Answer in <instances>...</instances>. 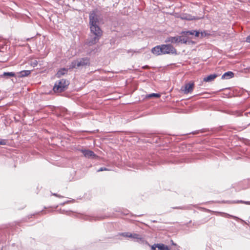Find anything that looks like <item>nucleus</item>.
<instances>
[{
    "instance_id": "nucleus-1",
    "label": "nucleus",
    "mask_w": 250,
    "mask_h": 250,
    "mask_svg": "<svg viewBox=\"0 0 250 250\" xmlns=\"http://www.w3.org/2000/svg\"><path fill=\"white\" fill-rule=\"evenodd\" d=\"M151 52L156 56L163 54H177V50L170 44L157 45L151 49Z\"/></svg>"
},
{
    "instance_id": "nucleus-2",
    "label": "nucleus",
    "mask_w": 250,
    "mask_h": 250,
    "mask_svg": "<svg viewBox=\"0 0 250 250\" xmlns=\"http://www.w3.org/2000/svg\"><path fill=\"white\" fill-rule=\"evenodd\" d=\"M99 16L96 11H93L89 14V25L90 31L102 30L99 26Z\"/></svg>"
},
{
    "instance_id": "nucleus-3",
    "label": "nucleus",
    "mask_w": 250,
    "mask_h": 250,
    "mask_svg": "<svg viewBox=\"0 0 250 250\" xmlns=\"http://www.w3.org/2000/svg\"><path fill=\"white\" fill-rule=\"evenodd\" d=\"M68 84V81L63 79H61L56 82L53 87V91L55 93H61L66 89Z\"/></svg>"
},
{
    "instance_id": "nucleus-4",
    "label": "nucleus",
    "mask_w": 250,
    "mask_h": 250,
    "mask_svg": "<svg viewBox=\"0 0 250 250\" xmlns=\"http://www.w3.org/2000/svg\"><path fill=\"white\" fill-rule=\"evenodd\" d=\"M89 59L87 58H82L79 60L74 61L71 62L70 68H78L80 67L89 65Z\"/></svg>"
},
{
    "instance_id": "nucleus-5",
    "label": "nucleus",
    "mask_w": 250,
    "mask_h": 250,
    "mask_svg": "<svg viewBox=\"0 0 250 250\" xmlns=\"http://www.w3.org/2000/svg\"><path fill=\"white\" fill-rule=\"evenodd\" d=\"M91 32L93 34L94 37H91L88 40L87 43L89 45H92L98 42L100 38L103 35V32L102 30L98 31L97 30L96 31L94 30L93 31H91Z\"/></svg>"
},
{
    "instance_id": "nucleus-6",
    "label": "nucleus",
    "mask_w": 250,
    "mask_h": 250,
    "mask_svg": "<svg viewBox=\"0 0 250 250\" xmlns=\"http://www.w3.org/2000/svg\"><path fill=\"white\" fill-rule=\"evenodd\" d=\"M194 83L193 82H190L186 83L184 86L181 88V91L184 94L191 93L194 88Z\"/></svg>"
},
{
    "instance_id": "nucleus-7",
    "label": "nucleus",
    "mask_w": 250,
    "mask_h": 250,
    "mask_svg": "<svg viewBox=\"0 0 250 250\" xmlns=\"http://www.w3.org/2000/svg\"><path fill=\"white\" fill-rule=\"evenodd\" d=\"M151 250H170L168 247L163 244H155L151 247Z\"/></svg>"
},
{
    "instance_id": "nucleus-8",
    "label": "nucleus",
    "mask_w": 250,
    "mask_h": 250,
    "mask_svg": "<svg viewBox=\"0 0 250 250\" xmlns=\"http://www.w3.org/2000/svg\"><path fill=\"white\" fill-rule=\"evenodd\" d=\"M83 155L86 158H94L97 157V155L91 150L83 149L81 150Z\"/></svg>"
},
{
    "instance_id": "nucleus-9",
    "label": "nucleus",
    "mask_w": 250,
    "mask_h": 250,
    "mask_svg": "<svg viewBox=\"0 0 250 250\" xmlns=\"http://www.w3.org/2000/svg\"><path fill=\"white\" fill-rule=\"evenodd\" d=\"M180 38L178 37V36L177 37H168L165 42H170L171 43H176V42H180Z\"/></svg>"
},
{
    "instance_id": "nucleus-10",
    "label": "nucleus",
    "mask_w": 250,
    "mask_h": 250,
    "mask_svg": "<svg viewBox=\"0 0 250 250\" xmlns=\"http://www.w3.org/2000/svg\"><path fill=\"white\" fill-rule=\"evenodd\" d=\"M234 77V73L231 71L225 73L222 76V79H229Z\"/></svg>"
},
{
    "instance_id": "nucleus-11",
    "label": "nucleus",
    "mask_w": 250,
    "mask_h": 250,
    "mask_svg": "<svg viewBox=\"0 0 250 250\" xmlns=\"http://www.w3.org/2000/svg\"><path fill=\"white\" fill-rule=\"evenodd\" d=\"M217 75L211 74L204 78V81L206 82H209L213 81L216 77Z\"/></svg>"
},
{
    "instance_id": "nucleus-12",
    "label": "nucleus",
    "mask_w": 250,
    "mask_h": 250,
    "mask_svg": "<svg viewBox=\"0 0 250 250\" xmlns=\"http://www.w3.org/2000/svg\"><path fill=\"white\" fill-rule=\"evenodd\" d=\"M181 18L182 19H184V20H188V21H191V20H198L199 19V18H195L191 15H183L182 17H181Z\"/></svg>"
},
{
    "instance_id": "nucleus-13",
    "label": "nucleus",
    "mask_w": 250,
    "mask_h": 250,
    "mask_svg": "<svg viewBox=\"0 0 250 250\" xmlns=\"http://www.w3.org/2000/svg\"><path fill=\"white\" fill-rule=\"evenodd\" d=\"M67 72V70L66 69H65V68L61 69L57 72V73L56 74V76L58 78H60L62 76L65 74Z\"/></svg>"
},
{
    "instance_id": "nucleus-14",
    "label": "nucleus",
    "mask_w": 250,
    "mask_h": 250,
    "mask_svg": "<svg viewBox=\"0 0 250 250\" xmlns=\"http://www.w3.org/2000/svg\"><path fill=\"white\" fill-rule=\"evenodd\" d=\"M161 95L158 93H152L148 95H147L146 97L147 98H160Z\"/></svg>"
},
{
    "instance_id": "nucleus-15",
    "label": "nucleus",
    "mask_w": 250,
    "mask_h": 250,
    "mask_svg": "<svg viewBox=\"0 0 250 250\" xmlns=\"http://www.w3.org/2000/svg\"><path fill=\"white\" fill-rule=\"evenodd\" d=\"M21 77H25L28 76L30 74L29 70H23L20 72Z\"/></svg>"
},
{
    "instance_id": "nucleus-16",
    "label": "nucleus",
    "mask_w": 250,
    "mask_h": 250,
    "mask_svg": "<svg viewBox=\"0 0 250 250\" xmlns=\"http://www.w3.org/2000/svg\"><path fill=\"white\" fill-rule=\"evenodd\" d=\"M129 238H133V239H141V237H140V236L139 234H136V233H131L130 232L129 237Z\"/></svg>"
},
{
    "instance_id": "nucleus-17",
    "label": "nucleus",
    "mask_w": 250,
    "mask_h": 250,
    "mask_svg": "<svg viewBox=\"0 0 250 250\" xmlns=\"http://www.w3.org/2000/svg\"><path fill=\"white\" fill-rule=\"evenodd\" d=\"M3 76H10V77H15V74L13 72H4L3 74Z\"/></svg>"
},
{
    "instance_id": "nucleus-18",
    "label": "nucleus",
    "mask_w": 250,
    "mask_h": 250,
    "mask_svg": "<svg viewBox=\"0 0 250 250\" xmlns=\"http://www.w3.org/2000/svg\"><path fill=\"white\" fill-rule=\"evenodd\" d=\"M129 234L130 232H123V233H119L118 234V235L123 236L125 237H129Z\"/></svg>"
},
{
    "instance_id": "nucleus-19",
    "label": "nucleus",
    "mask_w": 250,
    "mask_h": 250,
    "mask_svg": "<svg viewBox=\"0 0 250 250\" xmlns=\"http://www.w3.org/2000/svg\"><path fill=\"white\" fill-rule=\"evenodd\" d=\"M194 35L196 37H199L200 35L201 37H203L204 36V34L202 32L200 33L198 31H195Z\"/></svg>"
},
{
    "instance_id": "nucleus-20",
    "label": "nucleus",
    "mask_w": 250,
    "mask_h": 250,
    "mask_svg": "<svg viewBox=\"0 0 250 250\" xmlns=\"http://www.w3.org/2000/svg\"><path fill=\"white\" fill-rule=\"evenodd\" d=\"M7 143V141L6 140H0V145H6Z\"/></svg>"
},
{
    "instance_id": "nucleus-21",
    "label": "nucleus",
    "mask_w": 250,
    "mask_h": 250,
    "mask_svg": "<svg viewBox=\"0 0 250 250\" xmlns=\"http://www.w3.org/2000/svg\"><path fill=\"white\" fill-rule=\"evenodd\" d=\"M178 37H180V40H181V41H180V42H183V43H187V40L186 39L184 38H183L181 36H178Z\"/></svg>"
},
{
    "instance_id": "nucleus-22",
    "label": "nucleus",
    "mask_w": 250,
    "mask_h": 250,
    "mask_svg": "<svg viewBox=\"0 0 250 250\" xmlns=\"http://www.w3.org/2000/svg\"><path fill=\"white\" fill-rule=\"evenodd\" d=\"M195 30H193V31H187V32H186V34H187L191 35H194V34H195Z\"/></svg>"
},
{
    "instance_id": "nucleus-23",
    "label": "nucleus",
    "mask_w": 250,
    "mask_h": 250,
    "mask_svg": "<svg viewBox=\"0 0 250 250\" xmlns=\"http://www.w3.org/2000/svg\"><path fill=\"white\" fill-rule=\"evenodd\" d=\"M104 170H108V169L105 167H101L100 169H99L97 170V171L100 172V171H104Z\"/></svg>"
},
{
    "instance_id": "nucleus-24",
    "label": "nucleus",
    "mask_w": 250,
    "mask_h": 250,
    "mask_svg": "<svg viewBox=\"0 0 250 250\" xmlns=\"http://www.w3.org/2000/svg\"><path fill=\"white\" fill-rule=\"evenodd\" d=\"M38 64V62L37 61H34V62H33L32 63H31V65L33 66H37Z\"/></svg>"
},
{
    "instance_id": "nucleus-25",
    "label": "nucleus",
    "mask_w": 250,
    "mask_h": 250,
    "mask_svg": "<svg viewBox=\"0 0 250 250\" xmlns=\"http://www.w3.org/2000/svg\"><path fill=\"white\" fill-rule=\"evenodd\" d=\"M246 41L247 42L250 43V35L246 38Z\"/></svg>"
}]
</instances>
